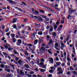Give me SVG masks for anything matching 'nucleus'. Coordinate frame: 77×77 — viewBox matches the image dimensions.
<instances>
[{
	"label": "nucleus",
	"instance_id": "nucleus-45",
	"mask_svg": "<svg viewBox=\"0 0 77 77\" xmlns=\"http://www.w3.org/2000/svg\"><path fill=\"white\" fill-rule=\"evenodd\" d=\"M45 49H48L49 48V47L48 46H45Z\"/></svg>",
	"mask_w": 77,
	"mask_h": 77
},
{
	"label": "nucleus",
	"instance_id": "nucleus-38",
	"mask_svg": "<svg viewBox=\"0 0 77 77\" xmlns=\"http://www.w3.org/2000/svg\"><path fill=\"white\" fill-rule=\"evenodd\" d=\"M42 47H45V45L44 44H43L42 45Z\"/></svg>",
	"mask_w": 77,
	"mask_h": 77
},
{
	"label": "nucleus",
	"instance_id": "nucleus-50",
	"mask_svg": "<svg viewBox=\"0 0 77 77\" xmlns=\"http://www.w3.org/2000/svg\"><path fill=\"white\" fill-rule=\"evenodd\" d=\"M63 55L64 57H66V52H64Z\"/></svg>",
	"mask_w": 77,
	"mask_h": 77
},
{
	"label": "nucleus",
	"instance_id": "nucleus-27",
	"mask_svg": "<svg viewBox=\"0 0 77 77\" xmlns=\"http://www.w3.org/2000/svg\"><path fill=\"white\" fill-rule=\"evenodd\" d=\"M50 61H51V62L53 63H54L53 59L52 58H51V59H50Z\"/></svg>",
	"mask_w": 77,
	"mask_h": 77
},
{
	"label": "nucleus",
	"instance_id": "nucleus-5",
	"mask_svg": "<svg viewBox=\"0 0 77 77\" xmlns=\"http://www.w3.org/2000/svg\"><path fill=\"white\" fill-rule=\"evenodd\" d=\"M23 62L21 60H20L18 61V63L20 65H22V64L21 63H23Z\"/></svg>",
	"mask_w": 77,
	"mask_h": 77
},
{
	"label": "nucleus",
	"instance_id": "nucleus-49",
	"mask_svg": "<svg viewBox=\"0 0 77 77\" xmlns=\"http://www.w3.org/2000/svg\"><path fill=\"white\" fill-rule=\"evenodd\" d=\"M55 7H58V5L57 4H55Z\"/></svg>",
	"mask_w": 77,
	"mask_h": 77
},
{
	"label": "nucleus",
	"instance_id": "nucleus-2",
	"mask_svg": "<svg viewBox=\"0 0 77 77\" xmlns=\"http://www.w3.org/2000/svg\"><path fill=\"white\" fill-rule=\"evenodd\" d=\"M75 10H71V8H69V12L68 14H69L67 16V18L68 20H69L70 19H72L73 18V17L72 16H71L70 15H71L74 12H75Z\"/></svg>",
	"mask_w": 77,
	"mask_h": 77
},
{
	"label": "nucleus",
	"instance_id": "nucleus-58",
	"mask_svg": "<svg viewBox=\"0 0 77 77\" xmlns=\"http://www.w3.org/2000/svg\"><path fill=\"white\" fill-rule=\"evenodd\" d=\"M59 60V59L58 57H57L56 58V60L58 61Z\"/></svg>",
	"mask_w": 77,
	"mask_h": 77
},
{
	"label": "nucleus",
	"instance_id": "nucleus-17",
	"mask_svg": "<svg viewBox=\"0 0 77 77\" xmlns=\"http://www.w3.org/2000/svg\"><path fill=\"white\" fill-rule=\"evenodd\" d=\"M57 72H59L60 71H63V70H62L61 68H59L57 69Z\"/></svg>",
	"mask_w": 77,
	"mask_h": 77
},
{
	"label": "nucleus",
	"instance_id": "nucleus-62",
	"mask_svg": "<svg viewBox=\"0 0 77 77\" xmlns=\"http://www.w3.org/2000/svg\"><path fill=\"white\" fill-rule=\"evenodd\" d=\"M10 33H9V32H8V33H6V35L7 36H9L10 35Z\"/></svg>",
	"mask_w": 77,
	"mask_h": 77
},
{
	"label": "nucleus",
	"instance_id": "nucleus-46",
	"mask_svg": "<svg viewBox=\"0 0 77 77\" xmlns=\"http://www.w3.org/2000/svg\"><path fill=\"white\" fill-rule=\"evenodd\" d=\"M27 21V19L25 18L24 19V22H26V21Z\"/></svg>",
	"mask_w": 77,
	"mask_h": 77
},
{
	"label": "nucleus",
	"instance_id": "nucleus-37",
	"mask_svg": "<svg viewBox=\"0 0 77 77\" xmlns=\"http://www.w3.org/2000/svg\"><path fill=\"white\" fill-rule=\"evenodd\" d=\"M42 75H40L39 74H38L37 75V77H42Z\"/></svg>",
	"mask_w": 77,
	"mask_h": 77
},
{
	"label": "nucleus",
	"instance_id": "nucleus-39",
	"mask_svg": "<svg viewBox=\"0 0 77 77\" xmlns=\"http://www.w3.org/2000/svg\"><path fill=\"white\" fill-rule=\"evenodd\" d=\"M44 8H46L48 9L49 8V7H48L47 6H44Z\"/></svg>",
	"mask_w": 77,
	"mask_h": 77
},
{
	"label": "nucleus",
	"instance_id": "nucleus-6",
	"mask_svg": "<svg viewBox=\"0 0 77 77\" xmlns=\"http://www.w3.org/2000/svg\"><path fill=\"white\" fill-rule=\"evenodd\" d=\"M5 71L7 72H9L10 73V71L11 70L10 69H5Z\"/></svg>",
	"mask_w": 77,
	"mask_h": 77
},
{
	"label": "nucleus",
	"instance_id": "nucleus-18",
	"mask_svg": "<svg viewBox=\"0 0 77 77\" xmlns=\"http://www.w3.org/2000/svg\"><path fill=\"white\" fill-rule=\"evenodd\" d=\"M13 48H12L9 47L8 48V50L11 51V50H13Z\"/></svg>",
	"mask_w": 77,
	"mask_h": 77
},
{
	"label": "nucleus",
	"instance_id": "nucleus-35",
	"mask_svg": "<svg viewBox=\"0 0 77 77\" xmlns=\"http://www.w3.org/2000/svg\"><path fill=\"white\" fill-rule=\"evenodd\" d=\"M67 60L69 62L70 61V59L69 58V57L68 56H67Z\"/></svg>",
	"mask_w": 77,
	"mask_h": 77
},
{
	"label": "nucleus",
	"instance_id": "nucleus-24",
	"mask_svg": "<svg viewBox=\"0 0 77 77\" xmlns=\"http://www.w3.org/2000/svg\"><path fill=\"white\" fill-rule=\"evenodd\" d=\"M10 66H11V67L13 68V69H14V65L10 64Z\"/></svg>",
	"mask_w": 77,
	"mask_h": 77
},
{
	"label": "nucleus",
	"instance_id": "nucleus-42",
	"mask_svg": "<svg viewBox=\"0 0 77 77\" xmlns=\"http://www.w3.org/2000/svg\"><path fill=\"white\" fill-rule=\"evenodd\" d=\"M21 32L23 34H25L26 33V31H22Z\"/></svg>",
	"mask_w": 77,
	"mask_h": 77
},
{
	"label": "nucleus",
	"instance_id": "nucleus-23",
	"mask_svg": "<svg viewBox=\"0 0 77 77\" xmlns=\"http://www.w3.org/2000/svg\"><path fill=\"white\" fill-rule=\"evenodd\" d=\"M18 42L20 44H21L22 43V40L21 39H19L18 40Z\"/></svg>",
	"mask_w": 77,
	"mask_h": 77
},
{
	"label": "nucleus",
	"instance_id": "nucleus-40",
	"mask_svg": "<svg viewBox=\"0 0 77 77\" xmlns=\"http://www.w3.org/2000/svg\"><path fill=\"white\" fill-rule=\"evenodd\" d=\"M61 45L62 47H63V48L65 47V46H64V44L63 43H61Z\"/></svg>",
	"mask_w": 77,
	"mask_h": 77
},
{
	"label": "nucleus",
	"instance_id": "nucleus-4",
	"mask_svg": "<svg viewBox=\"0 0 77 77\" xmlns=\"http://www.w3.org/2000/svg\"><path fill=\"white\" fill-rule=\"evenodd\" d=\"M24 66V67H26V68H30V67L28 64H25Z\"/></svg>",
	"mask_w": 77,
	"mask_h": 77
},
{
	"label": "nucleus",
	"instance_id": "nucleus-63",
	"mask_svg": "<svg viewBox=\"0 0 77 77\" xmlns=\"http://www.w3.org/2000/svg\"><path fill=\"white\" fill-rule=\"evenodd\" d=\"M28 77H31L32 76L31 75H29V74H28Z\"/></svg>",
	"mask_w": 77,
	"mask_h": 77
},
{
	"label": "nucleus",
	"instance_id": "nucleus-55",
	"mask_svg": "<svg viewBox=\"0 0 77 77\" xmlns=\"http://www.w3.org/2000/svg\"><path fill=\"white\" fill-rule=\"evenodd\" d=\"M20 44H20V43L17 42V46H19V45H20Z\"/></svg>",
	"mask_w": 77,
	"mask_h": 77
},
{
	"label": "nucleus",
	"instance_id": "nucleus-15",
	"mask_svg": "<svg viewBox=\"0 0 77 77\" xmlns=\"http://www.w3.org/2000/svg\"><path fill=\"white\" fill-rule=\"evenodd\" d=\"M17 20V18H13V23H14L15 22H16V20Z\"/></svg>",
	"mask_w": 77,
	"mask_h": 77
},
{
	"label": "nucleus",
	"instance_id": "nucleus-51",
	"mask_svg": "<svg viewBox=\"0 0 77 77\" xmlns=\"http://www.w3.org/2000/svg\"><path fill=\"white\" fill-rule=\"evenodd\" d=\"M5 48L7 50L8 48V47L7 45H5Z\"/></svg>",
	"mask_w": 77,
	"mask_h": 77
},
{
	"label": "nucleus",
	"instance_id": "nucleus-21",
	"mask_svg": "<svg viewBox=\"0 0 77 77\" xmlns=\"http://www.w3.org/2000/svg\"><path fill=\"white\" fill-rule=\"evenodd\" d=\"M11 75L10 73H8V74L6 75V77H11Z\"/></svg>",
	"mask_w": 77,
	"mask_h": 77
},
{
	"label": "nucleus",
	"instance_id": "nucleus-25",
	"mask_svg": "<svg viewBox=\"0 0 77 77\" xmlns=\"http://www.w3.org/2000/svg\"><path fill=\"white\" fill-rule=\"evenodd\" d=\"M62 30V29L60 28L59 27H58V28L57 29V31L58 32H59L60 31H61Z\"/></svg>",
	"mask_w": 77,
	"mask_h": 77
},
{
	"label": "nucleus",
	"instance_id": "nucleus-60",
	"mask_svg": "<svg viewBox=\"0 0 77 77\" xmlns=\"http://www.w3.org/2000/svg\"><path fill=\"white\" fill-rule=\"evenodd\" d=\"M25 54L26 56H29V54H28V53H26V52H25Z\"/></svg>",
	"mask_w": 77,
	"mask_h": 77
},
{
	"label": "nucleus",
	"instance_id": "nucleus-20",
	"mask_svg": "<svg viewBox=\"0 0 77 77\" xmlns=\"http://www.w3.org/2000/svg\"><path fill=\"white\" fill-rule=\"evenodd\" d=\"M51 29H49V30H50V32H51L53 31V28L52 26H51Z\"/></svg>",
	"mask_w": 77,
	"mask_h": 77
},
{
	"label": "nucleus",
	"instance_id": "nucleus-64",
	"mask_svg": "<svg viewBox=\"0 0 77 77\" xmlns=\"http://www.w3.org/2000/svg\"><path fill=\"white\" fill-rule=\"evenodd\" d=\"M33 77H37V76H36V75L35 74H34L33 75Z\"/></svg>",
	"mask_w": 77,
	"mask_h": 77
},
{
	"label": "nucleus",
	"instance_id": "nucleus-53",
	"mask_svg": "<svg viewBox=\"0 0 77 77\" xmlns=\"http://www.w3.org/2000/svg\"><path fill=\"white\" fill-rule=\"evenodd\" d=\"M64 20H62V21L61 22V23L62 24H63L64 23Z\"/></svg>",
	"mask_w": 77,
	"mask_h": 77
},
{
	"label": "nucleus",
	"instance_id": "nucleus-7",
	"mask_svg": "<svg viewBox=\"0 0 77 77\" xmlns=\"http://www.w3.org/2000/svg\"><path fill=\"white\" fill-rule=\"evenodd\" d=\"M38 34L39 35H42L43 34L42 32V31L38 32Z\"/></svg>",
	"mask_w": 77,
	"mask_h": 77
},
{
	"label": "nucleus",
	"instance_id": "nucleus-52",
	"mask_svg": "<svg viewBox=\"0 0 77 77\" xmlns=\"http://www.w3.org/2000/svg\"><path fill=\"white\" fill-rule=\"evenodd\" d=\"M51 6L53 8H54L55 7L54 5L53 4H52L51 5Z\"/></svg>",
	"mask_w": 77,
	"mask_h": 77
},
{
	"label": "nucleus",
	"instance_id": "nucleus-14",
	"mask_svg": "<svg viewBox=\"0 0 77 77\" xmlns=\"http://www.w3.org/2000/svg\"><path fill=\"white\" fill-rule=\"evenodd\" d=\"M54 46H55V47H54V48L58 47V43H56L55 44Z\"/></svg>",
	"mask_w": 77,
	"mask_h": 77
},
{
	"label": "nucleus",
	"instance_id": "nucleus-8",
	"mask_svg": "<svg viewBox=\"0 0 77 77\" xmlns=\"http://www.w3.org/2000/svg\"><path fill=\"white\" fill-rule=\"evenodd\" d=\"M5 66V65L3 64H1L0 65V67L2 68H4Z\"/></svg>",
	"mask_w": 77,
	"mask_h": 77
},
{
	"label": "nucleus",
	"instance_id": "nucleus-57",
	"mask_svg": "<svg viewBox=\"0 0 77 77\" xmlns=\"http://www.w3.org/2000/svg\"><path fill=\"white\" fill-rule=\"evenodd\" d=\"M16 60H17V61H18L19 60V57H16L15 58Z\"/></svg>",
	"mask_w": 77,
	"mask_h": 77
},
{
	"label": "nucleus",
	"instance_id": "nucleus-26",
	"mask_svg": "<svg viewBox=\"0 0 77 77\" xmlns=\"http://www.w3.org/2000/svg\"><path fill=\"white\" fill-rule=\"evenodd\" d=\"M7 30H5V32H9V29L8 27L7 28Z\"/></svg>",
	"mask_w": 77,
	"mask_h": 77
},
{
	"label": "nucleus",
	"instance_id": "nucleus-30",
	"mask_svg": "<svg viewBox=\"0 0 77 77\" xmlns=\"http://www.w3.org/2000/svg\"><path fill=\"white\" fill-rule=\"evenodd\" d=\"M48 31H46L45 32H44L43 33V34L44 35H47V33H48Z\"/></svg>",
	"mask_w": 77,
	"mask_h": 77
},
{
	"label": "nucleus",
	"instance_id": "nucleus-48",
	"mask_svg": "<svg viewBox=\"0 0 77 77\" xmlns=\"http://www.w3.org/2000/svg\"><path fill=\"white\" fill-rule=\"evenodd\" d=\"M63 71H61V72L60 71V72H58V73L62 74H63Z\"/></svg>",
	"mask_w": 77,
	"mask_h": 77
},
{
	"label": "nucleus",
	"instance_id": "nucleus-56",
	"mask_svg": "<svg viewBox=\"0 0 77 77\" xmlns=\"http://www.w3.org/2000/svg\"><path fill=\"white\" fill-rule=\"evenodd\" d=\"M14 63H15V64H16L18 65V63H17V62H16V61H15V60H14Z\"/></svg>",
	"mask_w": 77,
	"mask_h": 77
},
{
	"label": "nucleus",
	"instance_id": "nucleus-36",
	"mask_svg": "<svg viewBox=\"0 0 77 77\" xmlns=\"http://www.w3.org/2000/svg\"><path fill=\"white\" fill-rule=\"evenodd\" d=\"M41 60V62H44L45 61L44 60L43 58H42L40 59Z\"/></svg>",
	"mask_w": 77,
	"mask_h": 77
},
{
	"label": "nucleus",
	"instance_id": "nucleus-32",
	"mask_svg": "<svg viewBox=\"0 0 77 77\" xmlns=\"http://www.w3.org/2000/svg\"><path fill=\"white\" fill-rule=\"evenodd\" d=\"M20 33H21V32L20 31H18L17 32V33H18V35L19 36H20L21 35V34H20Z\"/></svg>",
	"mask_w": 77,
	"mask_h": 77
},
{
	"label": "nucleus",
	"instance_id": "nucleus-34",
	"mask_svg": "<svg viewBox=\"0 0 77 77\" xmlns=\"http://www.w3.org/2000/svg\"><path fill=\"white\" fill-rule=\"evenodd\" d=\"M12 41H13V42L14 43H15L16 42V40L15 38H13V39H12Z\"/></svg>",
	"mask_w": 77,
	"mask_h": 77
},
{
	"label": "nucleus",
	"instance_id": "nucleus-10",
	"mask_svg": "<svg viewBox=\"0 0 77 77\" xmlns=\"http://www.w3.org/2000/svg\"><path fill=\"white\" fill-rule=\"evenodd\" d=\"M59 21H60V20H57V22H56V23L57 25H59L60 24V23Z\"/></svg>",
	"mask_w": 77,
	"mask_h": 77
},
{
	"label": "nucleus",
	"instance_id": "nucleus-31",
	"mask_svg": "<svg viewBox=\"0 0 77 77\" xmlns=\"http://www.w3.org/2000/svg\"><path fill=\"white\" fill-rule=\"evenodd\" d=\"M40 12L44 14L45 13V12L43 10H41L40 11Z\"/></svg>",
	"mask_w": 77,
	"mask_h": 77
},
{
	"label": "nucleus",
	"instance_id": "nucleus-12",
	"mask_svg": "<svg viewBox=\"0 0 77 77\" xmlns=\"http://www.w3.org/2000/svg\"><path fill=\"white\" fill-rule=\"evenodd\" d=\"M9 3H13L14 4L15 3V2L14 1L11 0H9Z\"/></svg>",
	"mask_w": 77,
	"mask_h": 77
},
{
	"label": "nucleus",
	"instance_id": "nucleus-47",
	"mask_svg": "<svg viewBox=\"0 0 77 77\" xmlns=\"http://www.w3.org/2000/svg\"><path fill=\"white\" fill-rule=\"evenodd\" d=\"M5 67V69H7V68H8L7 65H6L5 67Z\"/></svg>",
	"mask_w": 77,
	"mask_h": 77
},
{
	"label": "nucleus",
	"instance_id": "nucleus-44",
	"mask_svg": "<svg viewBox=\"0 0 77 77\" xmlns=\"http://www.w3.org/2000/svg\"><path fill=\"white\" fill-rule=\"evenodd\" d=\"M2 29H5V26L4 25H2Z\"/></svg>",
	"mask_w": 77,
	"mask_h": 77
},
{
	"label": "nucleus",
	"instance_id": "nucleus-13",
	"mask_svg": "<svg viewBox=\"0 0 77 77\" xmlns=\"http://www.w3.org/2000/svg\"><path fill=\"white\" fill-rule=\"evenodd\" d=\"M72 50L73 52V53L74 54H75V48L74 46L72 47Z\"/></svg>",
	"mask_w": 77,
	"mask_h": 77
},
{
	"label": "nucleus",
	"instance_id": "nucleus-9",
	"mask_svg": "<svg viewBox=\"0 0 77 77\" xmlns=\"http://www.w3.org/2000/svg\"><path fill=\"white\" fill-rule=\"evenodd\" d=\"M51 43H53V41L51 39L50 40V41L49 42L48 45H49L51 44Z\"/></svg>",
	"mask_w": 77,
	"mask_h": 77
},
{
	"label": "nucleus",
	"instance_id": "nucleus-43",
	"mask_svg": "<svg viewBox=\"0 0 77 77\" xmlns=\"http://www.w3.org/2000/svg\"><path fill=\"white\" fill-rule=\"evenodd\" d=\"M15 34H12V38H14V37H15Z\"/></svg>",
	"mask_w": 77,
	"mask_h": 77
},
{
	"label": "nucleus",
	"instance_id": "nucleus-29",
	"mask_svg": "<svg viewBox=\"0 0 77 77\" xmlns=\"http://www.w3.org/2000/svg\"><path fill=\"white\" fill-rule=\"evenodd\" d=\"M13 27L15 29H16L17 28V26L15 24H14L13 25Z\"/></svg>",
	"mask_w": 77,
	"mask_h": 77
},
{
	"label": "nucleus",
	"instance_id": "nucleus-22",
	"mask_svg": "<svg viewBox=\"0 0 77 77\" xmlns=\"http://www.w3.org/2000/svg\"><path fill=\"white\" fill-rule=\"evenodd\" d=\"M57 25H54V29L55 30H56L57 29Z\"/></svg>",
	"mask_w": 77,
	"mask_h": 77
},
{
	"label": "nucleus",
	"instance_id": "nucleus-11",
	"mask_svg": "<svg viewBox=\"0 0 77 77\" xmlns=\"http://www.w3.org/2000/svg\"><path fill=\"white\" fill-rule=\"evenodd\" d=\"M38 42V41L37 39H36L34 41V45H35L36 44H37V43Z\"/></svg>",
	"mask_w": 77,
	"mask_h": 77
},
{
	"label": "nucleus",
	"instance_id": "nucleus-61",
	"mask_svg": "<svg viewBox=\"0 0 77 77\" xmlns=\"http://www.w3.org/2000/svg\"><path fill=\"white\" fill-rule=\"evenodd\" d=\"M63 25H60L59 26V27L60 28H62L63 27Z\"/></svg>",
	"mask_w": 77,
	"mask_h": 77
},
{
	"label": "nucleus",
	"instance_id": "nucleus-59",
	"mask_svg": "<svg viewBox=\"0 0 77 77\" xmlns=\"http://www.w3.org/2000/svg\"><path fill=\"white\" fill-rule=\"evenodd\" d=\"M22 3L23 4H24V5H27V4H26V3H25L24 2H22Z\"/></svg>",
	"mask_w": 77,
	"mask_h": 77
},
{
	"label": "nucleus",
	"instance_id": "nucleus-33",
	"mask_svg": "<svg viewBox=\"0 0 77 77\" xmlns=\"http://www.w3.org/2000/svg\"><path fill=\"white\" fill-rule=\"evenodd\" d=\"M48 9L49 10L50 12H52L51 8L50 7H49V8H48Z\"/></svg>",
	"mask_w": 77,
	"mask_h": 77
},
{
	"label": "nucleus",
	"instance_id": "nucleus-41",
	"mask_svg": "<svg viewBox=\"0 0 77 77\" xmlns=\"http://www.w3.org/2000/svg\"><path fill=\"white\" fill-rule=\"evenodd\" d=\"M24 45L25 46H28V44L26 43H25Z\"/></svg>",
	"mask_w": 77,
	"mask_h": 77
},
{
	"label": "nucleus",
	"instance_id": "nucleus-16",
	"mask_svg": "<svg viewBox=\"0 0 77 77\" xmlns=\"http://www.w3.org/2000/svg\"><path fill=\"white\" fill-rule=\"evenodd\" d=\"M57 33L55 32H54L53 33V36H55V37H54V38H56V37L57 36Z\"/></svg>",
	"mask_w": 77,
	"mask_h": 77
},
{
	"label": "nucleus",
	"instance_id": "nucleus-1",
	"mask_svg": "<svg viewBox=\"0 0 77 77\" xmlns=\"http://www.w3.org/2000/svg\"><path fill=\"white\" fill-rule=\"evenodd\" d=\"M51 50V49H46L45 47H41V48L39 49V51L40 54L41 55H42L43 53H45V52H47L48 51V53L51 54L52 52L50 51Z\"/></svg>",
	"mask_w": 77,
	"mask_h": 77
},
{
	"label": "nucleus",
	"instance_id": "nucleus-54",
	"mask_svg": "<svg viewBox=\"0 0 77 77\" xmlns=\"http://www.w3.org/2000/svg\"><path fill=\"white\" fill-rule=\"evenodd\" d=\"M2 53L3 54H4V55L5 56H6L7 55H8V54H6V53L4 52H2Z\"/></svg>",
	"mask_w": 77,
	"mask_h": 77
},
{
	"label": "nucleus",
	"instance_id": "nucleus-28",
	"mask_svg": "<svg viewBox=\"0 0 77 77\" xmlns=\"http://www.w3.org/2000/svg\"><path fill=\"white\" fill-rule=\"evenodd\" d=\"M69 68H70V69L72 71H73L74 70L73 68L72 67V66H70Z\"/></svg>",
	"mask_w": 77,
	"mask_h": 77
},
{
	"label": "nucleus",
	"instance_id": "nucleus-19",
	"mask_svg": "<svg viewBox=\"0 0 77 77\" xmlns=\"http://www.w3.org/2000/svg\"><path fill=\"white\" fill-rule=\"evenodd\" d=\"M40 16L43 17V18H44L45 19L47 18V16H45L44 15H42V14L40 15Z\"/></svg>",
	"mask_w": 77,
	"mask_h": 77
},
{
	"label": "nucleus",
	"instance_id": "nucleus-3",
	"mask_svg": "<svg viewBox=\"0 0 77 77\" xmlns=\"http://www.w3.org/2000/svg\"><path fill=\"white\" fill-rule=\"evenodd\" d=\"M34 17L37 19L39 21H42L43 20L41 17H38V16H34Z\"/></svg>",
	"mask_w": 77,
	"mask_h": 77
}]
</instances>
